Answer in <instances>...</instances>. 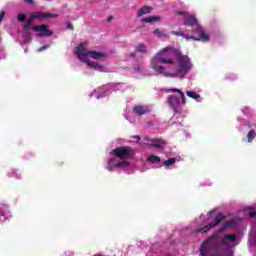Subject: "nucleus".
<instances>
[{"mask_svg": "<svg viewBox=\"0 0 256 256\" xmlns=\"http://www.w3.org/2000/svg\"><path fill=\"white\" fill-rule=\"evenodd\" d=\"M150 67L158 75L183 81L193 71L194 65L189 56L173 47H166L152 57Z\"/></svg>", "mask_w": 256, "mask_h": 256, "instance_id": "obj_1", "label": "nucleus"}, {"mask_svg": "<svg viewBox=\"0 0 256 256\" xmlns=\"http://www.w3.org/2000/svg\"><path fill=\"white\" fill-rule=\"evenodd\" d=\"M235 225V220L224 223L213 236L200 246L201 256H233V248L239 245V238L235 234L223 233Z\"/></svg>", "mask_w": 256, "mask_h": 256, "instance_id": "obj_2", "label": "nucleus"}, {"mask_svg": "<svg viewBox=\"0 0 256 256\" xmlns=\"http://www.w3.org/2000/svg\"><path fill=\"white\" fill-rule=\"evenodd\" d=\"M135 155L131 147H118L110 151V156L104 162V168L113 173L117 169L120 171H129L131 169V159Z\"/></svg>", "mask_w": 256, "mask_h": 256, "instance_id": "obj_3", "label": "nucleus"}, {"mask_svg": "<svg viewBox=\"0 0 256 256\" xmlns=\"http://www.w3.org/2000/svg\"><path fill=\"white\" fill-rule=\"evenodd\" d=\"M74 55H76L79 61L87 65L89 69H94L95 71H100L101 73L107 72V67L103 66V64L95 62L99 61V59H103V57H105V53L87 50V43H80L75 48Z\"/></svg>", "mask_w": 256, "mask_h": 256, "instance_id": "obj_4", "label": "nucleus"}, {"mask_svg": "<svg viewBox=\"0 0 256 256\" xmlns=\"http://www.w3.org/2000/svg\"><path fill=\"white\" fill-rule=\"evenodd\" d=\"M175 15L182 17L183 24L186 27V33H191L192 35H201L202 39H207V33H205V30H203V27L199 23V20H197L195 14L185 11H178L175 13Z\"/></svg>", "mask_w": 256, "mask_h": 256, "instance_id": "obj_5", "label": "nucleus"}, {"mask_svg": "<svg viewBox=\"0 0 256 256\" xmlns=\"http://www.w3.org/2000/svg\"><path fill=\"white\" fill-rule=\"evenodd\" d=\"M166 93H177L178 96L168 97V105H170L176 113L179 111V109H181V105H186L187 101L181 90L177 88L167 89Z\"/></svg>", "mask_w": 256, "mask_h": 256, "instance_id": "obj_6", "label": "nucleus"}, {"mask_svg": "<svg viewBox=\"0 0 256 256\" xmlns=\"http://www.w3.org/2000/svg\"><path fill=\"white\" fill-rule=\"evenodd\" d=\"M126 89L127 84L125 83L108 84L99 87L92 95H94L96 99H102V97L109 95L111 91H125Z\"/></svg>", "mask_w": 256, "mask_h": 256, "instance_id": "obj_7", "label": "nucleus"}, {"mask_svg": "<svg viewBox=\"0 0 256 256\" xmlns=\"http://www.w3.org/2000/svg\"><path fill=\"white\" fill-rule=\"evenodd\" d=\"M140 145L153 147L154 149H163L165 142L161 139L145 137L140 141Z\"/></svg>", "mask_w": 256, "mask_h": 256, "instance_id": "obj_8", "label": "nucleus"}, {"mask_svg": "<svg viewBox=\"0 0 256 256\" xmlns=\"http://www.w3.org/2000/svg\"><path fill=\"white\" fill-rule=\"evenodd\" d=\"M223 219H225V216L223 214L216 215V217L210 224H208L202 228L196 229V233H208V231H211V229H213V227H217V225H219V223H221L223 221Z\"/></svg>", "mask_w": 256, "mask_h": 256, "instance_id": "obj_9", "label": "nucleus"}, {"mask_svg": "<svg viewBox=\"0 0 256 256\" xmlns=\"http://www.w3.org/2000/svg\"><path fill=\"white\" fill-rule=\"evenodd\" d=\"M32 31L36 33V37H51L53 31L49 30V27L45 24L32 26Z\"/></svg>", "mask_w": 256, "mask_h": 256, "instance_id": "obj_10", "label": "nucleus"}, {"mask_svg": "<svg viewBox=\"0 0 256 256\" xmlns=\"http://www.w3.org/2000/svg\"><path fill=\"white\" fill-rule=\"evenodd\" d=\"M11 219V212L9 211V208L4 205L0 207V223H3V221Z\"/></svg>", "mask_w": 256, "mask_h": 256, "instance_id": "obj_11", "label": "nucleus"}, {"mask_svg": "<svg viewBox=\"0 0 256 256\" xmlns=\"http://www.w3.org/2000/svg\"><path fill=\"white\" fill-rule=\"evenodd\" d=\"M149 111H151V108L149 106H141V105H138V106H135L133 108V113L135 115H147V113H149Z\"/></svg>", "mask_w": 256, "mask_h": 256, "instance_id": "obj_12", "label": "nucleus"}, {"mask_svg": "<svg viewBox=\"0 0 256 256\" xmlns=\"http://www.w3.org/2000/svg\"><path fill=\"white\" fill-rule=\"evenodd\" d=\"M182 37H183V39H186L187 41H189L191 39H192V41H203L204 43H207V41H209V35L208 34H206V40L203 39L202 35H198V37H197V36H189V34L184 33L182 35Z\"/></svg>", "mask_w": 256, "mask_h": 256, "instance_id": "obj_13", "label": "nucleus"}, {"mask_svg": "<svg viewBox=\"0 0 256 256\" xmlns=\"http://www.w3.org/2000/svg\"><path fill=\"white\" fill-rule=\"evenodd\" d=\"M186 95L190 99H193L196 103H203V98L195 91H186Z\"/></svg>", "mask_w": 256, "mask_h": 256, "instance_id": "obj_14", "label": "nucleus"}, {"mask_svg": "<svg viewBox=\"0 0 256 256\" xmlns=\"http://www.w3.org/2000/svg\"><path fill=\"white\" fill-rule=\"evenodd\" d=\"M154 35L158 37V39H169V32H167V30L156 28L154 30Z\"/></svg>", "mask_w": 256, "mask_h": 256, "instance_id": "obj_15", "label": "nucleus"}, {"mask_svg": "<svg viewBox=\"0 0 256 256\" xmlns=\"http://www.w3.org/2000/svg\"><path fill=\"white\" fill-rule=\"evenodd\" d=\"M151 11H153V8L144 6L138 10L137 17H143V15H147L148 13H151Z\"/></svg>", "mask_w": 256, "mask_h": 256, "instance_id": "obj_16", "label": "nucleus"}, {"mask_svg": "<svg viewBox=\"0 0 256 256\" xmlns=\"http://www.w3.org/2000/svg\"><path fill=\"white\" fill-rule=\"evenodd\" d=\"M147 162L151 163L152 165H158V163H161V158L152 154L147 157Z\"/></svg>", "mask_w": 256, "mask_h": 256, "instance_id": "obj_17", "label": "nucleus"}, {"mask_svg": "<svg viewBox=\"0 0 256 256\" xmlns=\"http://www.w3.org/2000/svg\"><path fill=\"white\" fill-rule=\"evenodd\" d=\"M30 18L35 21V19H39L40 21H43L45 19V13L44 12H34L30 15Z\"/></svg>", "mask_w": 256, "mask_h": 256, "instance_id": "obj_18", "label": "nucleus"}, {"mask_svg": "<svg viewBox=\"0 0 256 256\" xmlns=\"http://www.w3.org/2000/svg\"><path fill=\"white\" fill-rule=\"evenodd\" d=\"M157 21H161V17L159 16H150L142 19V23H155Z\"/></svg>", "mask_w": 256, "mask_h": 256, "instance_id": "obj_19", "label": "nucleus"}, {"mask_svg": "<svg viewBox=\"0 0 256 256\" xmlns=\"http://www.w3.org/2000/svg\"><path fill=\"white\" fill-rule=\"evenodd\" d=\"M175 163H177V158H169L163 162V165L166 169H169V167H173Z\"/></svg>", "mask_w": 256, "mask_h": 256, "instance_id": "obj_20", "label": "nucleus"}, {"mask_svg": "<svg viewBox=\"0 0 256 256\" xmlns=\"http://www.w3.org/2000/svg\"><path fill=\"white\" fill-rule=\"evenodd\" d=\"M214 213H215V210L209 211L207 216L201 214L199 219H200V221L207 222V221H209V219H211V217H213Z\"/></svg>", "mask_w": 256, "mask_h": 256, "instance_id": "obj_21", "label": "nucleus"}, {"mask_svg": "<svg viewBox=\"0 0 256 256\" xmlns=\"http://www.w3.org/2000/svg\"><path fill=\"white\" fill-rule=\"evenodd\" d=\"M33 27H35V25H33V19H31L30 17L25 23L23 27V31H29V29H33Z\"/></svg>", "mask_w": 256, "mask_h": 256, "instance_id": "obj_22", "label": "nucleus"}, {"mask_svg": "<svg viewBox=\"0 0 256 256\" xmlns=\"http://www.w3.org/2000/svg\"><path fill=\"white\" fill-rule=\"evenodd\" d=\"M22 39L24 43H30L31 42V34L26 30H23Z\"/></svg>", "mask_w": 256, "mask_h": 256, "instance_id": "obj_23", "label": "nucleus"}, {"mask_svg": "<svg viewBox=\"0 0 256 256\" xmlns=\"http://www.w3.org/2000/svg\"><path fill=\"white\" fill-rule=\"evenodd\" d=\"M256 137L255 130H250L247 134V141L248 143H253V139Z\"/></svg>", "mask_w": 256, "mask_h": 256, "instance_id": "obj_24", "label": "nucleus"}, {"mask_svg": "<svg viewBox=\"0 0 256 256\" xmlns=\"http://www.w3.org/2000/svg\"><path fill=\"white\" fill-rule=\"evenodd\" d=\"M8 177H15V179H21V174L17 170H10L8 172Z\"/></svg>", "mask_w": 256, "mask_h": 256, "instance_id": "obj_25", "label": "nucleus"}, {"mask_svg": "<svg viewBox=\"0 0 256 256\" xmlns=\"http://www.w3.org/2000/svg\"><path fill=\"white\" fill-rule=\"evenodd\" d=\"M241 112L243 113V115H246V117H249V115H253V110L250 109L248 106L242 108Z\"/></svg>", "mask_w": 256, "mask_h": 256, "instance_id": "obj_26", "label": "nucleus"}, {"mask_svg": "<svg viewBox=\"0 0 256 256\" xmlns=\"http://www.w3.org/2000/svg\"><path fill=\"white\" fill-rule=\"evenodd\" d=\"M136 49L138 53H147V46H145L144 44H138Z\"/></svg>", "mask_w": 256, "mask_h": 256, "instance_id": "obj_27", "label": "nucleus"}, {"mask_svg": "<svg viewBox=\"0 0 256 256\" xmlns=\"http://www.w3.org/2000/svg\"><path fill=\"white\" fill-rule=\"evenodd\" d=\"M124 117L127 121H129V123H135V118H133L129 112L126 111L124 113Z\"/></svg>", "mask_w": 256, "mask_h": 256, "instance_id": "obj_28", "label": "nucleus"}, {"mask_svg": "<svg viewBox=\"0 0 256 256\" xmlns=\"http://www.w3.org/2000/svg\"><path fill=\"white\" fill-rule=\"evenodd\" d=\"M57 17H59V15H57V14H53V13H44V19H51V18L55 19V18H57Z\"/></svg>", "mask_w": 256, "mask_h": 256, "instance_id": "obj_29", "label": "nucleus"}, {"mask_svg": "<svg viewBox=\"0 0 256 256\" xmlns=\"http://www.w3.org/2000/svg\"><path fill=\"white\" fill-rule=\"evenodd\" d=\"M17 19L20 23H23V21H25L27 19V16L23 13H20V14H18Z\"/></svg>", "mask_w": 256, "mask_h": 256, "instance_id": "obj_30", "label": "nucleus"}, {"mask_svg": "<svg viewBox=\"0 0 256 256\" xmlns=\"http://www.w3.org/2000/svg\"><path fill=\"white\" fill-rule=\"evenodd\" d=\"M133 73H142L141 65L139 64L134 65Z\"/></svg>", "mask_w": 256, "mask_h": 256, "instance_id": "obj_31", "label": "nucleus"}, {"mask_svg": "<svg viewBox=\"0 0 256 256\" xmlns=\"http://www.w3.org/2000/svg\"><path fill=\"white\" fill-rule=\"evenodd\" d=\"M172 35H176L177 37H183V32H178V31H172L171 32Z\"/></svg>", "mask_w": 256, "mask_h": 256, "instance_id": "obj_32", "label": "nucleus"}, {"mask_svg": "<svg viewBox=\"0 0 256 256\" xmlns=\"http://www.w3.org/2000/svg\"><path fill=\"white\" fill-rule=\"evenodd\" d=\"M45 49H49V45L42 46L38 49V53H41L42 51H45Z\"/></svg>", "mask_w": 256, "mask_h": 256, "instance_id": "obj_33", "label": "nucleus"}, {"mask_svg": "<svg viewBox=\"0 0 256 256\" xmlns=\"http://www.w3.org/2000/svg\"><path fill=\"white\" fill-rule=\"evenodd\" d=\"M238 121L240 122V129H241V125H245L247 123L245 119H241V118H238Z\"/></svg>", "mask_w": 256, "mask_h": 256, "instance_id": "obj_34", "label": "nucleus"}, {"mask_svg": "<svg viewBox=\"0 0 256 256\" xmlns=\"http://www.w3.org/2000/svg\"><path fill=\"white\" fill-rule=\"evenodd\" d=\"M5 18V12H1L0 13V23H1V21H3V19Z\"/></svg>", "mask_w": 256, "mask_h": 256, "instance_id": "obj_35", "label": "nucleus"}, {"mask_svg": "<svg viewBox=\"0 0 256 256\" xmlns=\"http://www.w3.org/2000/svg\"><path fill=\"white\" fill-rule=\"evenodd\" d=\"M24 1V3H29V4H33V3H35V1L34 0H23Z\"/></svg>", "mask_w": 256, "mask_h": 256, "instance_id": "obj_36", "label": "nucleus"}, {"mask_svg": "<svg viewBox=\"0 0 256 256\" xmlns=\"http://www.w3.org/2000/svg\"><path fill=\"white\" fill-rule=\"evenodd\" d=\"M249 127H256V120L255 122H249Z\"/></svg>", "mask_w": 256, "mask_h": 256, "instance_id": "obj_37", "label": "nucleus"}, {"mask_svg": "<svg viewBox=\"0 0 256 256\" xmlns=\"http://www.w3.org/2000/svg\"><path fill=\"white\" fill-rule=\"evenodd\" d=\"M133 137H134V139H137V141H141V137H139V135H135Z\"/></svg>", "mask_w": 256, "mask_h": 256, "instance_id": "obj_38", "label": "nucleus"}, {"mask_svg": "<svg viewBox=\"0 0 256 256\" xmlns=\"http://www.w3.org/2000/svg\"><path fill=\"white\" fill-rule=\"evenodd\" d=\"M249 217H256V212H252L249 214Z\"/></svg>", "mask_w": 256, "mask_h": 256, "instance_id": "obj_39", "label": "nucleus"}, {"mask_svg": "<svg viewBox=\"0 0 256 256\" xmlns=\"http://www.w3.org/2000/svg\"><path fill=\"white\" fill-rule=\"evenodd\" d=\"M247 209H248L249 211H253V209H255V207H253V206H248Z\"/></svg>", "mask_w": 256, "mask_h": 256, "instance_id": "obj_40", "label": "nucleus"}, {"mask_svg": "<svg viewBox=\"0 0 256 256\" xmlns=\"http://www.w3.org/2000/svg\"><path fill=\"white\" fill-rule=\"evenodd\" d=\"M203 185L209 187V186H211V182L208 181L207 183H205V184H203Z\"/></svg>", "mask_w": 256, "mask_h": 256, "instance_id": "obj_41", "label": "nucleus"}, {"mask_svg": "<svg viewBox=\"0 0 256 256\" xmlns=\"http://www.w3.org/2000/svg\"><path fill=\"white\" fill-rule=\"evenodd\" d=\"M130 57H135V52L130 53Z\"/></svg>", "mask_w": 256, "mask_h": 256, "instance_id": "obj_42", "label": "nucleus"}, {"mask_svg": "<svg viewBox=\"0 0 256 256\" xmlns=\"http://www.w3.org/2000/svg\"><path fill=\"white\" fill-rule=\"evenodd\" d=\"M68 29H71V25H68Z\"/></svg>", "mask_w": 256, "mask_h": 256, "instance_id": "obj_43", "label": "nucleus"}, {"mask_svg": "<svg viewBox=\"0 0 256 256\" xmlns=\"http://www.w3.org/2000/svg\"><path fill=\"white\" fill-rule=\"evenodd\" d=\"M46 1H53V0H46Z\"/></svg>", "mask_w": 256, "mask_h": 256, "instance_id": "obj_44", "label": "nucleus"}]
</instances>
